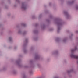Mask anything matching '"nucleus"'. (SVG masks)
<instances>
[{
    "label": "nucleus",
    "mask_w": 78,
    "mask_h": 78,
    "mask_svg": "<svg viewBox=\"0 0 78 78\" xmlns=\"http://www.w3.org/2000/svg\"><path fill=\"white\" fill-rule=\"evenodd\" d=\"M56 21V24H57L58 27L57 32L58 33H59V31H60V30H61L60 27L64 24V22L61 20L59 19H57Z\"/></svg>",
    "instance_id": "f257e3e1"
},
{
    "label": "nucleus",
    "mask_w": 78,
    "mask_h": 78,
    "mask_svg": "<svg viewBox=\"0 0 78 78\" xmlns=\"http://www.w3.org/2000/svg\"><path fill=\"white\" fill-rule=\"evenodd\" d=\"M21 8L24 10H25L27 8V3L26 2L22 3Z\"/></svg>",
    "instance_id": "f03ea898"
},
{
    "label": "nucleus",
    "mask_w": 78,
    "mask_h": 78,
    "mask_svg": "<svg viewBox=\"0 0 78 78\" xmlns=\"http://www.w3.org/2000/svg\"><path fill=\"white\" fill-rule=\"evenodd\" d=\"M74 1H73L72 2H70V1H68L67 2V4L68 5H72V4H73L74 3Z\"/></svg>",
    "instance_id": "7ed1b4c3"
},
{
    "label": "nucleus",
    "mask_w": 78,
    "mask_h": 78,
    "mask_svg": "<svg viewBox=\"0 0 78 78\" xmlns=\"http://www.w3.org/2000/svg\"><path fill=\"white\" fill-rule=\"evenodd\" d=\"M64 14H65V15H66V16L67 18H68V17H69L70 16L69 14H68L67 12V11H64Z\"/></svg>",
    "instance_id": "20e7f679"
},
{
    "label": "nucleus",
    "mask_w": 78,
    "mask_h": 78,
    "mask_svg": "<svg viewBox=\"0 0 78 78\" xmlns=\"http://www.w3.org/2000/svg\"><path fill=\"white\" fill-rule=\"evenodd\" d=\"M40 57L38 54H35V59H39Z\"/></svg>",
    "instance_id": "39448f33"
},
{
    "label": "nucleus",
    "mask_w": 78,
    "mask_h": 78,
    "mask_svg": "<svg viewBox=\"0 0 78 78\" xmlns=\"http://www.w3.org/2000/svg\"><path fill=\"white\" fill-rule=\"evenodd\" d=\"M9 41H12V37H9Z\"/></svg>",
    "instance_id": "423d86ee"
},
{
    "label": "nucleus",
    "mask_w": 78,
    "mask_h": 78,
    "mask_svg": "<svg viewBox=\"0 0 78 78\" xmlns=\"http://www.w3.org/2000/svg\"><path fill=\"white\" fill-rule=\"evenodd\" d=\"M73 69H72L70 71H69V70L67 71V72L68 73H70L72 72H73Z\"/></svg>",
    "instance_id": "0eeeda50"
},
{
    "label": "nucleus",
    "mask_w": 78,
    "mask_h": 78,
    "mask_svg": "<svg viewBox=\"0 0 78 78\" xmlns=\"http://www.w3.org/2000/svg\"><path fill=\"white\" fill-rule=\"evenodd\" d=\"M75 8L76 9V10H78V5H76V7H75Z\"/></svg>",
    "instance_id": "6e6552de"
},
{
    "label": "nucleus",
    "mask_w": 78,
    "mask_h": 78,
    "mask_svg": "<svg viewBox=\"0 0 78 78\" xmlns=\"http://www.w3.org/2000/svg\"><path fill=\"white\" fill-rule=\"evenodd\" d=\"M60 40V39H59V38H57L55 39V41H59Z\"/></svg>",
    "instance_id": "1a4fd4ad"
},
{
    "label": "nucleus",
    "mask_w": 78,
    "mask_h": 78,
    "mask_svg": "<svg viewBox=\"0 0 78 78\" xmlns=\"http://www.w3.org/2000/svg\"><path fill=\"white\" fill-rule=\"evenodd\" d=\"M21 25H22V26H23V27H25L26 26V24L24 23H22L21 24Z\"/></svg>",
    "instance_id": "9d476101"
},
{
    "label": "nucleus",
    "mask_w": 78,
    "mask_h": 78,
    "mask_svg": "<svg viewBox=\"0 0 78 78\" xmlns=\"http://www.w3.org/2000/svg\"><path fill=\"white\" fill-rule=\"evenodd\" d=\"M27 50H26V49H24V53H27Z\"/></svg>",
    "instance_id": "9b49d317"
},
{
    "label": "nucleus",
    "mask_w": 78,
    "mask_h": 78,
    "mask_svg": "<svg viewBox=\"0 0 78 78\" xmlns=\"http://www.w3.org/2000/svg\"><path fill=\"white\" fill-rule=\"evenodd\" d=\"M67 41V39H64L63 40V42H65Z\"/></svg>",
    "instance_id": "f8f14e48"
},
{
    "label": "nucleus",
    "mask_w": 78,
    "mask_h": 78,
    "mask_svg": "<svg viewBox=\"0 0 78 78\" xmlns=\"http://www.w3.org/2000/svg\"><path fill=\"white\" fill-rule=\"evenodd\" d=\"M55 54H58V51H55Z\"/></svg>",
    "instance_id": "ddd939ff"
},
{
    "label": "nucleus",
    "mask_w": 78,
    "mask_h": 78,
    "mask_svg": "<svg viewBox=\"0 0 78 78\" xmlns=\"http://www.w3.org/2000/svg\"><path fill=\"white\" fill-rule=\"evenodd\" d=\"M18 33H19V34H21V33H22V32L21 31V30H19L18 31Z\"/></svg>",
    "instance_id": "4468645a"
},
{
    "label": "nucleus",
    "mask_w": 78,
    "mask_h": 78,
    "mask_svg": "<svg viewBox=\"0 0 78 78\" xmlns=\"http://www.w3.org/2000/svg\"><path fill=\"white\" fill-rule=\"evenodd\" d=\"M34 33H37V30H35L34 31Z\"/></svg>",
    "instance_id": "2eb2a0df"
},
{
    "label": "nucleus",
    "mask_w": 78,
    "mask_h": 78,
    "mask_svg": "<svg viewBox=\"0 0 78 78\" xmlns=\"http://www.w3.org/2000/svg\"><path fill=\"white\" fill-rule=\"evenodd\" d=\"M28 39H26L25 40V42L26 43H27V42H28Z\"/></svg>",
    "instance_id": "dca6fc26"
},
{
    "label": "nucleus",
    "mask_w": 78,
    "mask_h": 78,
    "mask_svg": "<svg viewBox=\"0 0 78 78\" xmlns=\"http://www.w3.org/2000/svg\"><path fill=\"white\" fill-rule=\"evenodd\" d=\"M16 72L15 71H14L13 72V74H16Z\"/></svg>",
    "instance_id": "f3484780"
},
{
    "label": "nucleus",
    "mask_w": 78,
    "mask_h": 78,
    "mask_svg": "<svg viewBox=\"0 0 78 78\" xmlns=\"http://www.w3.org/2000/svg\"><path fill=\"white\" fill-rule=\"evenodd\" d=\"M42 16V14H40L39 16V17H41Z\"/></svg>",
    "instance_id": "a211bd4d"
},
{
    "label": "nucleus",
    "mask_w": 78,
    "mask_h": 78,
    "mask_svg": "<svg viewBox=\"0 0 78 78\" xmlns=\"http://www.w3.org/2000/svg\"><path fill=\"white\" fill-rule=\"evenodd\" d=\"M72 36H73V34H71V36L70 37V38H71V37H72Z\"/></svg>",
    "instance_id": "6ab92c4d"
},
{
    "label": "nucleus",
    "mask_w": 78,
    "mask_h": 78,
    "mask_svg": "<svg viewBox=\"0 0 78 78\" xmlns=\"http://www.w3.org/2000/svg\"><path fill=\"white\" fill-rule=\"evenodd\" d=\"M16 62H17V63H19V62H20V61H17Z\"/></svg>",
    "instance_id": "aec40b11"
},
{
    "label": "nucleus",
    "mask_w": 78,
    "mask_h": 78,
    "mask_svg": "<svg viewBox=\"0 0 78 78\" xmlns=\"http://www.w3.org/2000/svg\"><path fill=\"white\" fill-rule=\"evenodd\" d=\"M17 2H19V0H16Z\"/></svg>",
    "instance_id": "412c9836"
},
{
    "label": "nucleus",
    "mask_w": 78,
    "mask_h": 78,
    "mask_svg": "<svg viewBox=\"0 0 78 78\" xmlns=\"http://www.w3.org/2000/svg\"><path fill=\"white\" fill-rule=\"evenodd\" d=\"M26 34V32H24V33H23V34Z\"/></svg>",
    "instance_id": "4be33fe9"
},
{
    "label": "nucleus",
    "mask_w": 78,
    "mask_h": 78,
    "mask_svg": "<svg viewBox=\"0 0 78 78\" xmlns=\"http://www.w3.org/2000/svg\"><path fill=\"white\" fill-rule=\"evenodd\" d=\"M49 5L50 6V5H51V3H49Z\"/></svg>",
    "instance_id": "5701e85b"
},
{
    "label": "nucleus",
    "mask_w": 78,
    "mask_h": 78,
    "mask_svg": "<svg viewBox=\"0 0 78 78\" xmlns=\"http://www.w3.org/2000/svg\"><path fill=\"white\" fill-rule=\"evenodd\" d=\"M76 33H78V31H76Z\"/></svg>",
    "instance_id": "b1692460"
},
{
    "label": "nucleus",
    "mask_w": 78,
    "mask_h": 78,
    "mask_svg": "<svg viewBox=\"0 0 78 78\" xmlns=\"http://www.w3.org/2000/svg\"><path fill=\"white\" fill-rule=\"evenodd\" d=\"M33 48H31V49L33 50Z\"/></svg>",
    "instance_id": "393cba45"
},
{
    "label": "nucleus",
    "mask_w": 78,
    "mask_h": 78,
    "mask_svg": "<svg viewBox=\"0 0 78 78\" xmlns=\"http://www.w3.org/2000/svg\"><path fill=\"white\" fill-rule=\"evenodd\" d=\"M14 49H16V47H15V48H14Z\"/></svg>",
    "instance_id": "a878e982"
}]
</instances>
